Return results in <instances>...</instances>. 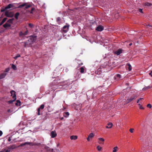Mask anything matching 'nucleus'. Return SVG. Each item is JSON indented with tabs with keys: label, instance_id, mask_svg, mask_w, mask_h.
<instances>
[{
	"label": "nucleus",
	"instance_id": "f257e3e1",
	"mask_svg": "<svg viewBox=\"0 0 152 152\" xmlns=\"http://www.w3.org/2000/svg\"><path fill=\"white\" fill-rule=\"evenodd\" d=\"M69 25V24H67L63 26L61 30L63 32L65 33L68 31Z\"/></svg>",
	"mask_w": 152,
	"mask_h": 152
},
{
	"label": "nucleus",
	"instance_id": "f03ea898",
	"mask_svg": "<svg viewBox=\"0 0 152 152\" xmlns=\"http://www.w3.org/2000/svg\"><path fill=\"white\" fill-rule=\"evenodd\" d=\"M5 15L6 17L10 18H12L14 14L12 12H9L7 11L5 12Z\"/></svg>",
	"mask_w": 152,
	"mask_h": 152
},
{
	"label": "nucleus",
	"instance_id": "7ed1b4c3",
	"mask_svg": "<svg viewBox=\"0 0 152 152\" xmlns=\"http://www.w3.org/2000/svg\"><path fill=\"white\" fill-rule=\"evenodd\" d=\"M37 36L32 35L30 36V40L32 42H35L36 40Z\"/></svg>",
	"mask_w": 152,
	"mask_h": 152
},
{
	"label": "nucleus",
	"instance_id": "20e7f679",
	"mask_svg": "<svg viewBox=\"0 0 152 152\" xmlns=\"http://www.w3.org/2000/svg\"><path fill=\"white\" fill-rule=\"evenodd\" d=\"M137 96L135 95H134L133 96L131 97L129 99H128L127 100V103H129L130 102H131L133 100L135 99L136 98Z\"/></svg>",
	"mask_w": 152,
	"mask_h": 152
},
{
	"label": "nucleus",
	"instance_id": "39448f33",
	"mask_svg": "<svg viewBox=\"0 0 152 152\" xmlns=\"http://www.w3.org/2000/svg\"><path fill=\"white\" fill-rule=\"evenodd\" d=\"M104 29V27L101 25L97 26L96 29V30L99 31H102Z\"/></svg>",
	"mask_w": 152,
	"mask_h": 152
},
{
	"label": "nucleus",
	"instance_id": "423d86ee",
	"mask_svg": "<svg viewBox=\"0 0 152 152\" xmlns=\"http://www.w3.org/2000/svg\"><path fill=\"white\" fill-rule=\"evenodd\" d=\"M10 93L11 94V95L12 96V98L15 99H16V95L15 94V92L14 90H12L10 91Z\"/></svg>",
	"mask_w": 152,
	"mask_h": 152
},
{
	"label": "nucleus",
	"instance_id": "0eeeda50",
	"mask_svg": "<svg viewBox=\"0 0 152 152\" xmlns=\"http://www.w3.org/2000/svg\"><path fill=\"white\" fill-rule=\"evenodd\" d=\"M50 135L52 138H54L57 136V134L55 131H52L51 132Z\"/></svg>",
	"mask_w": 152,
	"mask_h": 152
},
{
	"label": "nucleus",
	"instance_id": "6e6552de",
	"mask_svg": "<svg viewBox=\"0 0 152 152\" xmlns=\"http://www.w3.org/2000/svg\"><path fill=\"white\" fill-rule=\"evenodd\" d=\"M122 52V50L120 49L115 51L114 53L115 54H116L118 56Z\"/></svg>",
	"mask_w": 152,
	"mask_h": 152
},
{
	"label": "nucleus",
	"instance_id": "1a4fd4ad",
	"mask_svg": "<svg viewBox=\"0 0 152 152\" xmlns=\"http://www.w3.org/2000/svg\"><path fill=\"white\" fill-rule=\"evenodd\" d=\"M126 66L129 71H130L132 70V66L129 63H127L126 65Z\"/></svg>",
	"mask_w": 152,
	"mask_h": 152
},
{
	"label": "nucleus",
	"instance_id": "9d476101",
	"mask_svg": "<svg viewBox=\"0 0 152 152\" xmlns=\"http://www.w3.org/2000/svg\"><path fill=\"white\" fill-rule=\"evenodd\" d=\"M7 73H3L0 75V79L4 78L7 75Z\"/></svg>",
	"mask_w": 152,
	"mask_h": 152
},
{
	"label": "nucleus",
	"instance_id": "9b49d317",
	"mask_svg": "<svg viewBox=\"0 0 152 152\" xmlns=\"http://www.w3.org/2000/svg\"><path fill=\"white\" fill-rule=\"evenodd\" d=\"M77 63L78 64L77 67H79L80 66L83 65V63L82 62L81 60H77Z\"/></svg>",
	"mask_w": 152,
	"mask_h": 152
},
{
	"label": "nucleus",
	"instance_id": "f8f14e48",
	"mask_svg": "<svg viewBox=\"0 0 152 152\" xmlns=\"http://www.w3.org/2000/svg\"><path fill=\"white\" fill-rule=\"evenodd\" d=\"M3 26L5 28H7V27H10L11 25L10 24L6 23L4 24L3 25Z\"/></svg>",
	"mask_w": 152,
	"mask_h": 152
},
{
	"label": "nucleus",
	"instance_id": "ddd939ff",
	"mask_svg": "<svg viewBox=\"0 0 152 152\" xmlns=\"http://www.w3.org/2000/svg\"><path fill=\"white\" fill-rule=\"evenodd\" d=\"M152 88V86H145L144 88H143L142 89V91H145L146 90H148L149 89H150Z\"/></svg>",
	"mask_w": 152,
	"mask_h": 152
},
{
	"label": "nucleus",
	"instance_id": "4468645a",
	"mask_svg": "<svg viewBox=\"0 0 152 152\" xmlns=\"http://www.w3.org/2000/svg\"><path fill=\"white\" fill-rule=\"evenodd\" d=\"M31 144L32 143L31 142H26L24 143H22V144H20V146H24L26 145H31Z\"/></svg>",
	"mask_w": 152,
	"mask_h": 152
},
{
	"label": "nucleus",
	"instance_id": "2eb2a0df",
	"mask_svg": "<svg viewBox=\"0 0 152 152\" xmlns=\"http://www.w3.org/2000/svg\"><path fill=\"white\" fill-rule=\"evenodd\" d=\"M107 125L108 126H106V128H107V129L108 128L110 129V128H111L113 125L112 123H109L107 124Z\"/></svg>",
	"mask_w": 152,
	"mask_h": 152
},
{
	"label": "nucleus",
	"instance_id": "dca6fc26",
	"mask_svg": "<svg viewBox=\"0 0 152 152\" xmlns=\"http://www.w3.org/2000/svg\"><path fill=\"white\" fill-rule=\"evenodd\" d=\"M98 139L99 141H102V142H99V144H102V145L104 144V140L103 138L100 137Z\"/></svg>",
	"mask_w": 152,
	"mask_h": 152
},
{
	"label": "nucleus",
	"instance_id": "f3484780",
	"mask_svg": "<svg viewBox=\"0 0 152 152\" xmlns=\"http://www.w3.org/2000/svg\"><path fill=\"white\" fill-rule=\"evenodd\" d=\"M13 7L14 6L13 4H9L7 6L5 7V9H10V8L11 7Z\"/></svg>",
	"mask_w": 152,
	"mask_h": 152
},
{
	"label": "nucleus",
	"instance_id": "a211bd4d",
	"mask_svg": "<svg viewBox=\"0 0 152 152\" xmlns=\"http://www.w3.org/2000/svg\"><path fill=\"white\" fill-rule=\"evenodd\" d=\"M21 102L20 101L18 100L16 101V102L15 103V105L17 106H20V105Z\"/></svg>",
	"mask_w": 152,
	"mask_h": 152
},
{
	"label": "nucleus",
	"instance_id": "6ab92c4d",
	"mask_svg": "<svg viewBox=\"0 0 152 152\" xmlns=\"http://www.w3.org/2000/svg\"><path fill=\"white\" fill-rule=\"evenodd\" d=\"M27 3H24L23 4H21L17 8H21L24 6H25L26 5V4H27Z\"/></svg>",
	"mask_w": 152,
	"mask_h": 152
},
{
	"label": "nucleus",
	"instance_id": "aec40b11",
	"mask_svg": "<svg viewBox=\"0 0 152 152\" xmlns=\"http://www.w3.org/2000/svg\"><path fill=\"white\" fill-rule=\"evenodd\" d=\"M7 18H4L1 22L0 23V26H1L5 22V21L7 20Z\"/></svg>",
	"mask_w": 152,
	"mask_h": 152
},
{
	"label": "nucleus",
	"instance_id": "412c9836",
	"mask_svg": "<svg viewBox=\"0 0 152 152\" xmlns=\"http://www.w3.org/2000/svg\"><path fill=\"white\" fill-rule=\"evenodd\" d=\"M77 136L72 135L70 137V139L72 140H75L77 139Z\"/></svg>",
	"mask_w": 152,
	"mask_h": 152
},
{
	"label": "nucleus",
	"instance_id": "4be33fe9",
	"mask_svg": "<svg viewBox=\"0 0 152 152\" xmlns=\"http://www.w3.org/2000/svg\"><path fill=\"white\" fill-rule=\"evenodd\" d=\"M69 115V113L68 112H66L64 113V116L66 118Z\"/></svg>",
	"mask_w": 152,
	"mask_h": 152
},
{
	"label": "nucleus",
	"instance_id": "5701e85b",
	"mask_svg": "<svg viewBox=\"0 0 152 152\" xmlns=\"http://www.w3.org/2000/svg\"><path fill=\"white\" fill-rule=\"evenodd\" d=\"M20 13L18 12H17L15 14V17L16 19H18V17Z\"/></svg>",
	"mask_w": 152,
	"mask_h": 152
},
{
	"label": "nucleus",
	"instance_id": "b1692460",
	"mask_svg": "<svg viewBox=\"0 0 152 152\" xmlns=\"http://www.w3.org/2000/svg\"><path fill=\"white\" fill-rule=\"evenodd\" d=\"M84 71V68L83 67H81L80 68V72L81 73H83Z\"/></svg>",
	"mask_w": 152,
	"mask_h": 152
},
{
	"label": "nucleus",
	"instance_id": "393cba45",
	"mask_svg": "<svg viewBox=\"0 0 152 152\" xmlns=\"http://www.w3.org/2000/svg\"><path fill=\"white\" fill-rule=\"evenodd\" d=\"M144 5L145 6H150L152 5V4L150 3L146 2L145 3Z\"/></svg>",
	"mask_w": 152,
	"mask_h": 152
},
{
	"label": "nucleus",
	"instance_id": "a878e982",
	"mask_svg": "<svg viewBox=\"0 0 152 152\" xmlns=\"http://www.w3.org/2000/svg\"><path fill=\"white\" fill-rule=\"evenodd\" d=\"M61 20V19L59 17H58L56 18V21L59 24H60Z\"/></svg>",
	"mask_w": 152,
	"mask_h": 152
},
{
	"label": "nucleus",
	"instance_id": "bb28decb",
	"mask_svg": "<svg viewBox=\"0 0 152 152\" xmlns=\"http://www.w3.org/2000/svg\"><path fill=\"white\" fill-rule=\"evenodd\" d=\"M94 134L92 133H91L89 134V135L88 136V137L90 138L91 139L94 137Z\"/></svg>",
	"mask_w": 152,
	"mask_h": 152
},
{
	"label": "nucleus",
	"instance_id": "cd10ccee",
	"mask_svg": "<svg viewBox=\"0 0 152 152\" xmlns=\"http://www.w3.org/2000/svg\"><path fill=\"white\" fill-rule=\"evenodd\" d=\"M12 69L14 70H16L17 69V67L14 64H12Z\"/></svg>",
	"mask_w": 152,
	"mask_h": 152
},
{
	"label": "nucleus",
	"instance_id": "c85d7f7f",
	"mask_svg": "<svg viewBox=\"0 0 152 152\" xmlns=\"http://www.w3.org/2000/svg\"><path fill=\"white\" fill-rule=\"evenodd\" d=\"M14 20V19H10L8 20L7 21V22L9 23H12V21Z\"/></svg>",
	"mask_w": 152,
	"mask_h": 152
},
{
	"label": "nucleus",
	"instance_id": "c756f323",
	"mask_svg": "<svg viewBox=\"0 0 152 152\" xmlns=\"http://www.w3.org/2000/svg\"><path fill=\"white\" fill-rule=\"evenodd\" d=\"M13 99V100H10V101H8L7 102L9 104H12V102H13L15 101V100H16V99Z\"/></svg>",
	"mask_w": 152,
	"mask_h": 152
},
{
	"label": "nucleus",
	"instance_id": "7c9ffc66",
	"mask_svg": "<svg viewBox=\"0 0 152 152\" xmlns=\"http://www.w3.org/2000/svg\"><path fill=\"white\" fill-rule=\"evenodd\" d=\"M10 70V68L8 67V68H7L5 69V70L4 71V73H6V72H8Z\"/></svg>",
	"mask_w": 152,
	"mask_h": 152
},
{
	"label": "nucleus",
	"instance_id": "2f4dec72",
	"mask_svg": "<svg viewBox=\"0 0 152 152\" xmlns=\"http://www.w3.org/2000/svg\"><path fill=\"white\" fill-rule=\"evenodd\" d=\"M118 147L117 146H115L113 148V152H116Z\"/></svg>",
	"mask_w": 152,
	"mask_h": 152
},
{
	"label": "nucleus",
	"instance_id": "473e14b6",
	"mask_svg": "<svg viewBox=\"0 0 152 152\" xmlns=\"http://www.w3.org/2000/svg\"><path fill=\"white\" fill-rule=\"evenodd\" d=\"M10 151L8 150L4 149L0 151V152H10Z\"/></svg>",
	"mask_w": 152,
	"mask_h": 152
},
{
	"label": "nucleus",
	"instance_id": "72a5a7b5",
	"mask_svg": "<svg viewBox=\"0 0 152 152\" xmlns=\"http://www.w3.org/2000/svg\"><path fill=\"white\" fill-rule=\"evenodd\" d=\"M116 77L117 78V79H120L121 77V75L119 74L116 75Z\"/></svg>",
	"mask_w": 152,
	"mask_h": 152
},
{
	"label": "nucleus",
	"instance_id": "f704fd0d",
	"mask_svg": "<svg viewBox=\"0 0 152 152\" xmlns=\"http://www.w3.org/2000/svg\"><path fill=\"white\" fill-rule=\"evenodd\" d=\"M40 109L39 107L37 109V115H40Z\"/></svg>",
	"mask_w": 152,
	"mask_h": 152
},
{
	"label": "nucleus",
	"instance_id": "c9c22d12",
	"mask_svg": "<svg viewBox=\"0 0 152 152\" xmlns=\"http://www.w3.org/2000/svg\"><path fill=\"white\" fill-rule=\"evenodd\" d=\"M31 5L29 4V5H27V4H26V5L25 6V8L26 9H28V8L30 7H31Z\"/></svg>",
	"mask_w": 152,
	"mask_h": 152
},
{
	"label": "nucleus",
	"instance_id": "e433bc0d",
	"mask_svg": "<svg viewBox=\"0 0 152 152\" xmlns=\"http://www.w3.org/2000/svg\"><path fill=\"white\" fill-rule=\"evenodd\" d=\"M20 57V54H17L16 55V56L15 57H14V58L15 59H17V58H18V57Z\"/></svg>",
	"mask_w": 152,
	"mask_h": 152
},
{
	"label": "nucleus",
	"instance_id": "4c0bfd02",
	"mask_svg": "<svg viewBox=\"0 0 152 152\" xmlns=\"http://www.w3.org/2000/svg\"><path fill=\"white\" fill-rule=\"evenodd\" d=\"M97 148L98 151H100L102 149V147L99 145H98L97 146Z\"/></svg>",
	"mask_w": 152,
	"mask_h": 152
},
{
	"label": "nucleus",
	"instance_id": "58836bf2",
	"mask_svg": "<svg viewBox=\"0 0 152 152\" xmlns=\"http://www.w3.org/2000/svg\"><path fill=\"white\" fill-rule=\"evenodd\" d=\"M44 107V105L43 104L41 105L39 108L41 110L43 109Z\"/></svg>",
	"mask_w": 152,
	"mask_h": 152
},
{
	"label": "nucleus",
	"instance_id": "ea45409f",
	"mask_svg": "<svg viewBox=\"0 0 152 152\" xmlns=\"http://www.w3.org/2000/svg\"><path fill=\"white\" fill-rule=\"evenodd\" d=\"M28 26L30 28H32L34 26V25L33 24L29 23L28 24Z\"/></svg>",
	"mask_w": 152,
	"mask_h": 152
},
{
	"label": "nucleus",
	"instance_id": "a19ab883",
	"mask_svg": "<svg viewBox=\"0 0 152 152\" xmlns=\"http://www.w3.org/2000/svg\"><path fill=\"white\" fill-rule=\"evenodd\" d=\"M28 46V42H25L24 47H26Z\"/></svg>",
	"mask_w": 152,
	"mask_h": 152
},
{
	"label": "nucleus",
	"instance_id": "79ce46f5",
	"mask_svg": "<svg viewBox=\"0 0 152 152\" xmlns=\"http://www.w3.org/2000/svg\"><path fill=\"white\" fill-rule=\"evenodd\" d=\"M19 35L20 37L24 36L23 33L20 32L19 33Z\"/></svg>",
	"mask_w": 152,
	"mask_h": 152
},
{
	"label": "nucleus",
	"instance_id": "37998d69",
	"mask_svg": "<svg viewBox=\"0 0 152 152\" xmlns=\"http://www.w3.org/2000/svg\"><path fill=\"white\" fill-rule=\"evenodd\" d=\"M147 107H149V108H151L152 107V106H151V105L150 104H148L147 105Z\"/></svg>",
	"mask_w": 152,
	"mask_h": 152
},
{
	"label": "nucleus",
	"instance_id": "c03bdc74",
	"mask_svg": "<svg viewBox=\"0 0 152 152\" xmlns=\"http://www.w3.org/2000/svg\"><path fill=\"white\" fill-rule=\"evenodd\" d=\"M134 130V129L133 128L130 129H129L130 132L131 133H133V131Z\"/></svg>",
	"mask_w": 152,
	"mask_h": 152
},
{
	"label": "nucleus",
	"instance_id": "a18cd8bd",
	"mask_svg": "<svg viewBox=\"0 0 152 152\" xmlns=\"http://www.w3.org/2000/svg\"><path fill=\"white\" fill-rule=\"evenodd\" d=\"M138 11L140 12H141V13H143V12H142V9H139V10H138Z\"/></svg>",
	"mask_w": 152,
	"mask_h": 152
},
{
	"label": "nucleus",
	"instance_id": "49530a36",
	"mask_svg": "<svg viewBox=\"0 0 152 152\" xmlns=\"http://www.w3.org/2000/svg\"><path fill=\"white\" fill-rule=\"evenodd\" d=\"M28 33V30H26L24 33H23L24 35H27V34Z\"/></svg>",
	"mask_w": 152,
	"mask_h": 152
},
{
	"label": "nucleus",
	"instance_id": "de8ad7c7",
	"mask_svg": "<svg viewBox=\"0 0 152 152\" xmlns=\"http://www.w3.org/2000/svg\"><path fill=\"white\" fill-rule=\"evenodd\" d=\"M10 149H13L14 148H15V147H14V146L12 145V146H10Z\"/></svg>",
	"mask_w": 152,
	"mask_h": 152
},
{
	"label": "nucleus",
	"instance_id": "09e8293b",
	"mask_svg": "<svg viewBox=\"0 0 152 152\" xmlns=\"http://www.w3.org/2000/svg\"><path fill=\"white\" fill-rule=\"evenodd\" d=\"M149 74L151 77H152V70L150 71V72L149 73Z\"/></svg>",
	"mask_w": 152,
	"mask_h": 152
},
{
	"label": "nucleus",
	"instance_id": "8fccbe9b",
	"mask_svg": "<svg viewBox=\"0 0 152 152\" xmlns=\"http://www.w3.org/2000/svg\"><path fill=\"white\" fill-rule=\"evenodd\" d=\"M139 108L140 109H144V108L142 106V105H141L139 107Z\"/></svg>",
	"mask_w": 152,
	"mask_h": 152
},
{
	"label": "nucleus",
	"instance_id": "3c124183",
	"mask_svg": "<svg viewBox=\"0 0 152 152\" xmlns=\"http://www.w3.org/2000/svg\"><path fill=\"white\" fill-rule=\"evenodd\" d=\"M146 150V148H144L143 152H147V151H145Z\"/></svg>",
	"mask_w": 152,
	"mask_h": 152
},
{
	"label": "nucleus",
	"instance_id": "603ef678",
	"mask_svg": "<svg viewBox=\"0 0 152 152\" xmlns=\"http://www.w3.org/2000/svg\"><path fill=\"white\" fill-rule=\"evenodd\" d=\"M3 133L0 130V136H1L2 134Z\"/></svg>",
	"mask_w": 152,
	"mask_h": 152
},
{
	"label": "nucleus",
	"instance_id": "864d4df0",
	"mask_svg": "<svg viewBox=\"0 0 152 152\" xmlns=\"http://www.w3.org/2000/svg\"><path fill=\"white\" fill-rule=\"evenodd\" d=\"M6 9H5H5H3V10H1V12H3L4 11H5V10H6Z\"/></svg>",
	"mask_w": 152,
	"mask_h": 152
},
{
	"label": "nucleus",
	"instance_id": "5fc2aeb1",
	"mask_svg": "<svg viewBox=\"0 0 152 152\" xmlns=\"http://www.w3.org/2000/svg\"><path fill=\"white\" fill-rule=\"evenodd\" d=\"M90 138L88 136V137L87 138V140L88 141H89L90 140Z\"/></svg>",
	"mask_w": 152,
	"mask_h": 152
},
{
	"label": "nucleus",
	"instance_id": "6e6d98bb",
	"mask_svg": "<svg viewBox=\"0 0 152 152\" xmlns=\"http://www.w3.org/2000/svg\"><path fill=\"white\" fill-rule=\"evenodd\" d=\"M11 140V139L10 138V137H9L8 139V141H9V142H10Z\"/></svg>",
	"mask_w": 152,
	"mask_h": 152
},
{
	"label": "nucleus",
	"instance_id": "4d7b16f0",
	"mask_svg": "<svg viewBox=\"0 0 152 152\" xmlns=\"http://www.w3.org/2000/svg\"><path fill=\"white\" fill-rule=\"evenodd\" d=\"M34 8L33 7L31 9V11H33L34 10Z\"/></svg>",
	"mask_w": 152,
	"mask_h": 152
},
{
	"label": "nucleus",
	"instance_id": "13d9d810",
	"mask_svg": "<svg viewBox=\"0 0 152 152\" xmlns=\"http://www.w3.org/2000/svg\"><path fill=\"white\" fill-rule=\"evenodd\" d=\"M143 99V98H140L139 99L140 100H142V99Z\"/></svg>",
	"mask_w": 152,
	"mask_h": 152
},
{
	"label": "nucleus",
	"instance_id": "bf43d9fd",
	"mask_svg": "<svg viewBox=\"0 0 152 152\" xmlns=\"http://www.w3.org/2000/svg\"><path fill=\"white\" fill-rule=\"evenodd\" d=\"M64 118L63 117L60 118V119L61 120H64Z\"/></svg>",
	"mask_w": 152,
	"mask_h": 152
},
{
	"label": "nucleus",
	"instance_id": "052dcab7",
	"mask_svg": "<svg viewBox=\"0 0 152 152\" xmlns=\"http://www.w3.org/2000/svg\"><path fill=\"white\" fill-rule=\"evenodd\" d=\"M140 101V100L139 99H138L137 100V103H138Z\"/></svg>",
	"mask_w": 152,
	"mask_h": 152
},
{
	"label": "nucleus",
	"instance_id": "680f3d73",
	"mask_svg": "<svg viewBox=\"0 0 152 152\" xmlns=\"http://www.w3.org/2000/svg\"><path fill=\"white\" fill-rule=\"evenodd\" d=\"M132 45V43H130L129 44V46H131Z\"/></svg>",
	"mask_w": 152,
	"mask_h": 152
},
{
	"label": "nucleus",
	"instance_id": "e2e57ef3",
	"mask_svg": "<svg viewBox=\"0 0 152 152\" xmlns=\"http://www.w3.org/2000/svg\"><path fill=\"white\" fill-rule=\"evenodd\" d=\"M138 105L139 106H141V105L140 104H138Z\"/></svg>",
	"mask_w": 152,
	"mask_h": 152
},
{
	"label": "nucleus",
	"instance_id": "0e129e2a",
	"mask_svg": "<svg viewBox=\"0 0 152 152\" xmlns=\"http://www.w3.org/2000/svg\"><path fill=\"white\" fill-rule=\"evenodd\" d=\"M59 145V144H58L57 145V146L58 147V146Z\"/></svg>",
	"mask_w": 152,
	"mask_h": 152
},
{
	"label": "nucleus",
	"instance_id": "69168bd1",
	"mask_svg": "<svg viewBox=\"0 0 152 152\" xmlns=\"http://www.w3.org/2000/svg\"><path fill=\"white\" fill-rule=\"evenodd\" d=\"M32 11H31L30 12V13H32Z\"/></svg>",
	"mask_w": 152,
	"mask_h": 152
},
{
	"label": "nucleus",
	"instance_id": "338daca9",
	"mask_svg": "<svg viewBox=\"0 0 152 152\" xmlns=\"http://www.w3.org/2000/svg\"><path fill=\"white\" fill-rule=\"evenodd\" d=\"M126 85H127V83H126Z\"/></svg>",
	"mask_w": 152,
	"mask_h": 152
},
{
	"label": "nucleus",
	"instance_id": "774afa93",
	"mask_svg": "<svg viewBox=\"0 0 152 152\" xmlns=\"http://www.w3.org/2000/svg\"><path fill=\"white\" fill-rule=\"evenodd\" d=\"M126 85H127V83H126Z\"/></svg>",
	"mask_w": 152,
	"mask_h": 152
}]
</instances>
